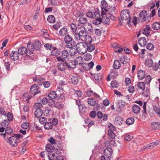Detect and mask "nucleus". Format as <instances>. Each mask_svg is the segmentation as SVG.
<instances>
[{
    "mask_svg": "<svg viewBox=\"0 0 160 160\" xmlns=\"http://www.w3.org/2000/svg\"><path fill=\"white\" fill-rule=\"evenodd\" d=\"M74 37L75 39L78 41L89 42V43H91L92 42V38L88 35L85 29L81 30L79 32H76Z\"/></svg>",
    "mask_w": 160,
    "mask_h": 160,
    "instance_id": "nucleus-1",
    "label": "nucleus"
},
{
    "mask_svg": "<svg viewBox=\"0 0 160 160\" xmlns=\"http://www.w3.org/2000/svg\"><path fill=\"white\" fill-rule=\"evenodd\" d=\"M121 20L120 23H124L130 25H132L130 23V16L129 11L126 9L122 11L121 13Z\"/></svg>",
    "mask_w": 160,
    "mask_h": 160,
    "instance_id": "nucleus-2",
    "label": "nucleus"
},
{
    "mask_svg": "<svg viewBox=\"0 0 160 160\" xmlns=\"http://www.w3.org/2000/svg\"><path fill=\"white\" fill-rule=\"evenodd\" d=\"M77 52L80 54H84L86 52V42H79L75 45Z\"/></svg>",
    "mask_w": 160,
    "mask_h": 160,
    "instance_id": "nucleus-3",
    "label": "nucleus"
},
{
    "mask_svg": "<svg viewBox=\"0 0 160 160\" xmlns=\"http://www.w3.org/2000/svg\"><path fill=\"white\" fill-rule=\"evenodd\" d=\"M102 18L99 10H96L93 13V20L92 23L93 24L98 25L101 24V20Z\"/></svg>",
    "mask_w": 160,
    "mask_h": 160,
    "instance_id": "nucleus-4",
    "label": "nucleus"
},
{
    "mask_svg": "<svg viewBox=\"0 0 160 160\" xmlns=\"http://www.w3.org/2000/svg\"><path fill=\"white\" fill-rule=\"evenodd\" d=\"M65 42L67 44V47L72 48L75 45V42L73 41V39L69 35L65 36L64 38Z\"/></svg>",
    "mask_w": 160,
    "mask_h": 160,
    "instance_id": "nucleus-5",
    "label": "nucleus"
},
{
    "mask_svg": "<svg viewBox=\"0 0 160 160\" xmlns=\"http://www.w3.org/2000/svg\"><path fill=\"white\" fill-rule=\"evenodd\" d=\"M21 135L15 134L9 138L8 142L13 147H16L18 145V141H19Z\"/></svg>",
    "mask_w": 160,
    "mask_h": 160,
    "instance_id": "nucleus-6",
    "label": "nucleus"
},
{
    "mask_svg": "<svg viewBox=\"0 0 160 160\" xmlns=\"http://www.w3.org/2000/svg\"><path fill=\"white\" fill-rule=\"evenodd\" d=\"M61 56L57 58V61L59 62H64L67 60L69 57V55L68 51L66 50H63L61 52Z\"/></svg>",
    "mask_w": 160,
    "mask_h": 160,
    "instance_id": "nucleus-7",
    "label": "nucleus"
},
{
    "mask_svg": "<svg viewBox=\"0 0 160 160\" xmlns=\"http://www.w3.org/2000/svg\"><path fill=\"white\" fill-rule=\"evenodd\" d=\"M78 21V22L81 24H87L88 27V30L89 31L91 30V28H92V25L91 24L87 22L88 20L86 17L83 16V17L79 18Z\"/></svg>",
    "mask_w": 160,
    "mask_h": 160,
    "instance_id": "nucleus-8",
    "label": "nucleus"
},
{
    "mask_svg": "<svg viewBox=\"0 0 160 160\" xmlns=\"http://www.w3.org/2000/svg\"><path fill=\"white\" fill-rule=\"evenodd\" d=\"M26 49L27 51V53L26 54L27 56H29L31 54H32L35 49L33 44L31 42L28 44Z\"/></svg>",
    "mask_w": 160,
    "mask_h": 160,
    "instance_id": "nucleus-9",
    "label": "nucleus"
},
{
    "mask_svg": "<svg viewBox=\"0 0 160 160\" xmlns=\"http://www.w3.org/2000/svg\"><path fill=\"white\" fill-rule=\"evenodd\" d=\"M101 14L103 15L104 13L105 12V11L107 10V9H108L109 5L108 4L107 2L105 0H103L101 2Z\"/></svg>",
    "mask_w": 160,
    "mask_h": 160,
    "instance_id": "nucleus-10",
    "label": "nucleus"
},
{
    "mask_svg": "<svg viewBox=\"0 0 160 160\" xmlns=\"http://www.w3.org/2000/svg\"><path fill=\"white\" fill-rule=\"evenodd\" d=\"M30 91L32 94H33L34 96L40 92V91L39 90V87L36 84L32 86L30 88Z\"/></svg>",
    "mask_w": 160,
    "mask_h": 160,
    "instance_id": "nucleus-11",
    "label": "nucleus"
},
{
    "mask_svg": "<svg viewBox=\"0 0 160 160\" xmlns=\"http://www.w3.org/2000/svg\"><path fill=\"white\" fill-rule=\"evenodd\" d=\"M108 15L105 14H102V18L101 20V23H103L104 24L108 25L110 23V20L108 16Z\"/></svg>",
    "mask_w": 160,
    "mask_h": 160,
    "instance_id": "nucleus-12",
    "label": "nucleus"
},
{
    "mask_svg": "<svg viewBox=\"0 0 160 160\" xmlns=\"http://www.w3.org/2000/svg\"><path fill=\"white\" fill-rule=\"evenodd\" d=\"M140 19L141 20V22L146 21H147V11L146 10H143L141 12L139 16Z\"/></svg>",
    "mask_w": 160,
    "mask_h": 160,
    "instance_id": "nucleus-13",
    "label": "nucleus"
},
{
    "mask_svg": "<svg viewBox=\"0 0 160 160\" xmlns=\"http://www.w3.org/2000/svg\"><path fill=\"white\" fill-rule=\"evenodd\" d=\"M61 52L58 50V48L53 47L51 51V55L56 57L57 60V58L60 57Z\"/></svg>",
    "mask_w": 160,
    "mask_h": 160,
    "instance_id": "nucleus-14",
    "label": "nucleus"
},
{
    "mask_svg": "<svg viewBox=\"0 0 160 160\" xmlns=\"http://www.w3.org/2000/svg\"><path fill=\"white\" fill-rule=\"evenodd\" d=\"M104 155L108 158H110L112 153V150L111 148H106L104 150Z\"/></svg>",
    "mask_w": 160,
    "mask_h": 160,
    "instance_id": "nucleus-15",
    "label": "nucleus"
},
{
    "mask_svg": "<svg viewBox=\"0 0 160 160\" xmlns=\"http://www.w3.org/2000/svg\"><path fill=\"white\" fill-rule=\"evenodd\" d=\"M116 7H112L110 5H109L108 6V9H107V11H105L104 13L103 14H105L106 15H108V14H110V13H114L115 12V10H116Z\"/></svg>",
    "mask_w": 160,
    "mask_h": 160,
    "instance_id": "nucleus-16",
    "label": "nucleus"
},
{
    "mask_svg": "<svg viewBox=\"0 0 160 160\" xmlns=\"http://www.w3.org/2000/svg\"><path fill=\"white\" fill-rule=\"evenodd\" d=\"M65 64L69 68H75L77 65L75 63L74 61L71 60L70 62L66 61L65 62Z\"/></svg>",
    "mask_w": 160,
    "mask_h": 160,
    "instance_id": "nucleus-17",
    "label": "nucleus"
},
{
    "mask_svg": "<svg viewBox=\"0 0 160 160\" xmlns=\"http://www.w3.org/2000/svg\"><path fill=\"white\" fill-rule=\"evenodd\" d=\"M19 54L18 52H17L15 51H12L10 54L11 59L14 61L17 60L18 58Z\"/></svg>",
    "mask_w": 160,
    "mask_h": 160,
    "instance_id": "nucleus-18",
    "label": "nucleus"
},
{
    "mask_svg": "<svg viewBox=\"0 0 160 160\" xmlns=\"http://www.w3.org/2000/svg\"><path fill=\"white\" fill-rule=\"evenodd\" d=\"M137 76L139 79H142L145 77V72L142 70H139L137 73Z\"/></svg>",
    "mask_w": 160,
    "mask_h": 160,
    "instance_id": "nucleus-19",
    "label": "nucleus"
},
{
    "mask_svg": "<svg viewBox=\"0 0 160 160\" xmlns=\"http://www.w3.org/2000/svg\"><path fill=\"white\" fill-rule=\"evenodd\" d=\"M18 52L19 54L23 55L26 54L27 53V51L26 48L24 47H21L18 49Z\"/></svg>",
    "mask_w": 160,
    "mask_h": 160,
    "instance_id": "nucleus-20",
    "label": "nucleus"
},
{
    "mask_svg": "<svg viewBox=\"0 0 160 160\" xmlns=\"http://www.w3.org/2000/svg\"><path fill=\"white\" fill-rule=\"evenodd\" d=\"M74 60L77 66L78 65H81L83 63V58L81 56H79L76 58Z\"/></svg>",
    "mask_w": 160,
    "mask_h": 160,
    "instance_id": "nucleus-21",
    "label": "nucleus"
},
{
    "mask_svg": "<svg viewBox=\"0 0 160 160\" xmlns=\"http://www.w3.org/2000/svg\"><path fill=\"white\" fill-rule=\"evenodd\" d=\"M138 42L139 44L142 47L145 46L147 43L146 40L144 37L140 38L138 39Z\"/></svg>",
    "mask_w": 160,
    "mask_h": 160,
    "instance_id": "nucleus-22",
    "label": "nucleus"
},
{
    "mask_svg": "<svg viewBox=\"0 0 160 160\" xmlns=\"http://www.w3.org/2000/svg\"><path fill=\"white\" fill-rule=\"evenodd\" d=\"M88 42H86V52H91L93 51L95 49V46L93 44H88ZM89 43V42H88Z\"/></svg>",
    "mask_w": 160,
    "mask_h": 160,
    "instance_id": "nucleus-23",
    "label": "nucleus"
},
{
    "mask_svg": "<svg viewBox=\"0 0 160 160\" xmlns=\"http://www.w3.org/2000/svg\"><path fill=\"white\" fill-rule=\"evenodd\" d=\"M67 66L65 64V62L59 63L58 64V69L61 71H63L65 70Z\"/></svg>",
    "mask_w": 160,
    "mask_h": 160,
    "instance_id": "nucleus-24",
    "label": "nucleus"
},
{
    "mask_svg": "<svg viewBox=\"0 0 160 160\" xmlns=\"http://www.w3.org/2000/svg\"><path fill=\"white\" fill-rule=\"evenodd\" d=\"M132 112L135 114L139 113L140 111V107L137 105H134L132 108Z\"/></svg>",
    "mask_w": 160,
    "mask_h": 160,
    "instance_id": "nucleus-25",
    "label": "nucleus"
},
{
    "mask_svg": "<svg viewBox=\"0 0 160 160\" xmlns=\"http://www.w3.org/2000/svg\"><path fill=\"white\" fill-rule=\"evenodd\" d=\"M49 122H46L44 125V128L47 129H51L52 128V124L51 122V120L49 119Z\"/></svg>",
    "mask_w": 160,
    "mask_h": 160,
    "instance_id": "nucleus-26",
    "label": "nucleus"
},
{
    "mask_svg": "<svg viewBox=\"0 0 160 160\" xmlns=\"http://www.w3.org/2000/svg\"><path fill=\"white\" fill-rule=\"evenodd\" d=\"M120 61L123 64H126L129 61V59L124 55L122 56L120 58Z\"/></svg>",
    "mask_w": 160,
    "mask_h": 160,
    "instance_id": "nucleus-27",
    "label": "nucleus"
},
{
    "mask_svg": "<svg viewBox=\"0 0 160 160\" xmlns=\"http://www.w3.org/2000/svg\"><path fill=\"white\" fill-rule=\"evenodd\" d=\"M151 127L154 130L158 129L160 128V123L158 122H152L151 123Z\"/></svg>",
    "mask_w": 160,
    "mask_h": 160,
    "instance_id": "nucleus-28",
    "label": "nucleus"
},
{
    "mask_svg": "<svg viewBox=\"0 0 160 160\" xmlns=\"http://www.w3.org/2000/svg\"><path fill=\"white\" fill-rule=\"evenodd\" d=\"M43 111L41 109H37L35 112L34 115L37 118H40L42 115Z\"/></svg>",
    "mask_w": 160,
    "mask_h": 160,
    "instance_id": "nucleus-29",
    "label": "nucleus"
},
{
    "mask_svg": "<svg viewBox=\"0 0 160 160\" xmlns=\"http://www.w3.org/2000/svg\"><path fill=\"white\" fill-rule=\"evenodd\" d=\"M35 49L36 50H39L41 47V43L39 41H36L33 44Z\"/></svg>",
    "mask_w": 160,
    "mask_h": 160,
    "instance_id": "nucleus-30",
    "label": "nucleus"
},
{
    "mask_svg": "<svg viewBox=\"0 0 160 160\" xmlns=\"http://www.w3.org/2000/svg\"><path fill=\"white\" fill-rule=\"evenodd\" d=\"M152 27L155 30H159L160 29V23L158 22H155L152 24Z\"/></svg>",
    "mask_w": 160,
    "mask_h": 160,
    "instance_id": "nucleus-31",
    "label": "nucleus"
},
{
    "mask_svg": "<svg viewBox=\"0 0 160 160\" xmlns=\"http://www.w3.org/2000/svg\"><path fill=\"white\" fill-rule=\"evenodd\" d=\"M145 83L142 82H138L137 84L138 88L139 89L142 90H144L145 89Z\"/></svg>",
    "mask_w": 160,
    "mask_h": 160,
    "instance_id": "nucleus-32",
    "label": "nucleus"
},
{
    "mask_svg": "<svg viewBox=\"0 0 160 160\" xmlns=\"http://www.w3.org/2000/svg\"><path fill=\"white\" fill-rule=\"evenodd\" d=\"M67 29L66 28H62L59 31V33L62 36H64L66 35L67 33Z\"/></svg>",
    "mask_w": 160,
    "mask_h": 160,
    "instance_id": "nucleus-33",
    "label": "nucleus"
},
{
    "mask_svg": "<svg viewBox=\"0 0 160 160\" xmlns=\"http://www.w3.org/2000/svg\"><path fill=\"white\" fill-rule=\"evenodd\" d=\"M113 68L115 69H118L121 67L120 62L118 60H115L113 65Z\"/></svg>",
    "mask_w": 160,
    "mask_h": 160,
    "instance_id": "nucleus-34",
    "label": "nucleus"
},
{
    "mask_svg": "<svg viewBox=\"0 0 160 160\" xmlns=\"http://www.w3.org/2000/svg\"><path fill=\"white\" fill-rule=\"evenodd\" d=\"M124 103L122 100H118L117 103V106L119 108H123L124 107Z\"/></svg>",
    "mask_w": 160,
    "mask_h": 160,
    "instance_id": "nucleus-35",
    "label": "nucleus"
},
{
    "mask_svg": "<svg viewBox=\"0 0 160 160\" xmlns=\"http://www.w3.org/2000/svg\"><path fill=\"white\" fill-rule=\"evenodd\" d=\"M71 80L72 83L74 84H77L78 82V78L77 76H73L71 78Z\"/></svg>",
    "mask_w": 160,
    "mask_h": 160,
    "instance_id": "nucleus-36",
    "label": "nucleus"
},
{
    "mask_svg": "<svg viewBox=\"0 0 160 160\" xmlns=\"http://www.w3.org/2000/svg\"><path fill=\"white\" fill-rule=\"evenodd\" d=\"M48 96L51 99L55 98L56 97V92L54 91L50 92L48 94Z\"/></svg>",
    "mask_w": 160,
    "mask_h": 160,
    "instance_id": "nucleus-37",
    "label": "nucleus"
},
{
    "mask_svg": "<svg viewBox=\"0 0 160 160\" xmlns=\"http://www.w3.org/2000/svg\"><path fill=\"white\" fill-rule=\"evenodd\" d=\"M150 27L149 26H146V27L143 29V34L146 36H148L149 35L148 31L150 30Z\"/></svg>",
    "mask_w": 160,
    "mask_h": 160,
    "instance_id": "nucleus-38",
    "label": "nucleus"
},
{
    "mask_svg": "<svg viewBox=\"0 0 160 160\" xmlns=\"http://www.w3.org/2000/svg\"><path fill=\"white\" fill-rule=\"evenodd\" d=\"M51 111V109L50 108L47 107L46 108L43 110V113L44 115L46 116H48L50 115V112Z\"/></svg>",
    "mask_w": 160,
    "mask_h": 160,
    "instance_id": "nucleus-39",
    "label": "nucleus"
},
{
    "mask_svg": "<svg viewBox=\"0 0 160 160\" xmlns=\"http://www.w3.org/2000/svg\"><path fill=\"white\" fill-rule=\"evenodd\" d=\"M153 61L152 59H147L145 62V65L148 67H151L152 66Z\"/></svg>",
    "mask_w": 160,
    "mask_h": 160,
    "instance_id": "nucleus-40",
    "label": "nucleus"
},
{
    "mask_svg": "<svg viewBox=\"0 0 160 160\" xmlns=\"http://www.w3.org/2000/svg\"><path fill=\"white\" fill-rule=\"evenodd\" d=\"M88 103L91 106H93L95 103L96 101L92 98H89L87 101Z\"/></svg>",
    "mask_w": 160,
    "mask_h": 160,
    "instance_id": "nucleus-41",
    "label": "nucleus"
},
{
    "mask_svg": "<svg viewBox=\"0 0 160 160\" xmlns=\"http://www.w3.org/2000/svg\"><path fill=\"white\" fill-rule=\"evenodd\" d=\"M47 20L49 22L53 23L55 22V18L53 15H50L48 16L47 18Z\"/></svg>",
    "mask_w": 160,
    "mask_h": 160,
    "instance_id": "nucleus-42",
    "label": "nucleus"
},
{
    "mask_svg": "<svg viewBox=\"0 0 160 160\" xmlns=\"http://www.w3.org/2000/svg\"><path fill=\"white\" fill-rule=\"evenodd\" d=\"M92 58V56L89 53H87L84 56V58L86 61H89Z\"/></svg>",
    "mask_w": 160,
    "mask_h": 160,
    "instance_id": "nucleus-43",
    "label": "nucleus"
},
{
    "mask_svg": "<svg viewBox=\"0 0 160 160\" xmlns=\"http://www.w3.org/2000/svg\"><path fill=\"white\" fill-rule=\"evenodd\" d=\"M134 122V119L133 118H129L126 121V123L127 124L129 125L132 124Z\"/></svg>",
    "mask_w": 160,
    "mask_h": 160,
    "instance_id": "nucleus-44",
    "label": "nucleus"
},
{
    "mask_svg": "<svg viewBox=\"0 0 160 160\" xmlns=\"http://www.w3.org/2000/svg\"><path fill=\"white\" fill-rule=\"evenodd\" d=\"M29 125V124L28 122H25L22 124L21 125V127L23 129H26L28 128Z\"/></svg>",
    "mask_w": 160,
    "mask_h": 160,
    "instance_id": "nucleus-45",
    "label": "nucleus"
},
{
    "mask_svg": "<svg viewBox=\"0 0 160 160\" xmlns=\"http://www.w3.org/2000/svg\"><path fill=\"white\" fill-rule=\"evenodd\" d=\"M48 158L50 160H55L56 155L52 153H49L48 155Z\"/></svg>",
    "mask_w": 160,
    "mask_h": 160,
    "instance_id": "nucleus-46",
    "label": "nucleus"
},
{
    "mask_svg": "<svg viewBox=\"0 0 160 160\" xmlns=\"http://www.w3.org/2000/svg\"><path fill=\"white\" fill-rule=\"evenodd\" d=\"M78 108L80 112H84L86 110V108L84 105H80L78 106Z\"/></svg>",
    "mask_w": 160,
    "mask_h": 160,
    "instance_id": "nucleus-47",
    "label": "nucleus"
},
{
    "mask_svg": "<svg viewBox=\"0 0 160 160\" xmlns=\"http://www.w3.org/2000/svg\"><path fill=\"white\" fill-rule=\"evenodd\" d=\"M138 18L137 17H133L132 19V22L130 21V23L132 24V25H128L129 26H132L133 24H134V26H136L137 23Z\"/></svg>",
    "mask_w": 160,
    "mask_h": 160,
    "instance_id": "nucleus-48",
    "label": "nucleus"
},
{
    "mask_svg": "<svg viewBox=\"0 0 160 160\" xmlns=\"http://www.w3.org/2000/svg\"><path fill=\"white\" fill-rule=\"evenodd\" d=\"M94 65V63L93 62H90L88 63V66L89 67V68H86L85 67H84V66H83V68L84 69L86 70H88L89 69L92 68L93 67V66Z\"/></svg>",
    "mask_w": 160,
    "mask_h": 160,
    "instance_id": "nucleus-49",
    "label": "nucleus"
},
{
    "mask_svg": "<svg viewBox=\"0 0 160 160\" xmlns=\"http://www.w3.org/2000/svg\"><path fill=\"white\" fill-rule=\"evenodd\" d=\"M111 87L114 88H117L118 86V83L116 81H112L111 83Z\"/></svg>",
    "mask_w": 160,
    "mask_h": 160,
    "instance_id": "nucleus-50",
    "label": "nucleus"
},
{
    "mask_svg": "<svg viewBox=\"0 0 160 160\" xmlns=\"http://www.w3.org/2000/svg\"><path fill=\"white\" fill-rule=\"evenodd\" d=\"M82 94V92L79 90H76L74 93V95L78 97H80Z\"/></svg>",
    "mask_w": 160,
    "mask_h": 160,
    "instance_id": "nucleus-51",
    "label": "nucleus"
},
{
    "mask_svg": "<svg viewBox=\"0 0 160 160\" xmlns=\"http://www.w3.org/2000/svg\"><path fill=\"white\" fill-rule=\"evenodd\" d=\"M143 94L145 97H147L149 94V89L147 88L146 89H145L144 90H143Z\"/></svg>",
    "mask_w": 160,
    "mask_h": 160,
    "instance_id": "nucleus-52",
    "label": "nucleus"
},
{
    "mask_svg": "<svg viewBox=\"0 0 160 160\" xmlns=\"http://www.w3.org/2000/svg\"><path fill=\"white\" fill-rule=\"evenodd\" d=\"M39 121L41 124H44L47 122V119L45 118L41 117L39 119Z\"/></svg>",
    "mask_w": 160,
    "mask_h": 160,
    "instance_id": "nucleus-53",
    "label": "nucleus"
},
{
    "mask_svg": "<svg viewBox=\"0 0 160 160\" xmlns=\"http://www.w3.org/2000/svg\"><path fill=\"white\" fill-rule=\"evenodd\" d=\"M42 107V105L41 103H37L34 104L33 106V108L36 110L37 109H41L40 108Z\"/></svg>",
    "mask_w": 160,
    "mask_h": 160,
    "instance_id": "nucleus-54",
    "label": "nucleus"
},
{
    "mask_svg": "<svg viewBox=\"0 0 160 160\" xmlns=\"http://www.w3.org/2000/svg\"><path fill=\"white\" fill-rule=\"evenodd\" d=\"M70 27L73 32L75 33L77 30V27L75 24L72 23L70 25Z\"/></svg>",
    "mask_w": 160,
    "mask_h": 160,
    "instance_id": "nucleus-55",
    "label": "nucleus"
},
{
    "mask_svg": "<svg viewBox=\"0 0 160 160\" xmlns=\"http://www.w3.org/2000/svg\"><path fill=\"white\" fill-rule=\"evenodd\" d=\"M7 118L8 121H11L13 119L12 114L10 112H8L7 114Z\"/></svg>",
    "mask_w": 160,
    "mask_h": 160,
    "instance_id": "nucleus-56",
    "label": "nucleus"
},
{
    "mask_svg": "<svg viewBox=\"0 0 160 160\" xmlns=\"http://www.w3.org/2000/svg\"><path fill=\"white\" fill-rule=\"evenodd\" d=\"M108 135L109 136L112 138H114L115 137V134L112 131L109 130L108 131Z\"/></svg>",
    "mask_w": 160,
    "mask_h": 160,
    "instance_id": "nucleus-57",
    "label": "nucleus"
},
{
    "mask_svg": "<svg viewBox=\"0 0 160 160\" xmlns=\"http://www.w3.org/2000/svg\"><path fill=\"white\" fill-rule=\"evenodd\" d=\"M128 90L130 93H132L134 91V88L133 86L130 85L128 88Z\"/></svg>",
    "mask_w": 160,
    "mask_h": 160,
    "instance_id": "nucleus-58",
    "label": "nucleus"
},
{
    "mask_svg": "<svg viewBox=\"0 0 160 160\" xmlns=\"http://www.w3.org/2000/svg\"><path fill=\"white\" fill-rule=\"evenodd\" d=\"M61 26V22H58L53 25V28L56 30L58 29Z\"/></svg>",
    "mask_w": 160,
    "mask_h": 160,
    "instance_id": "nucleus-59",
    "label": "nucleus"
},
{
    "mask_svg": "<svg viewBox=\"0 0 160 160\" xmlns=\"http://www.w3.org/2000/svg\"><path fill=\"white\" fill-rule=\"evenodd\" d=\"M44 47L47 49H49L50 50H52L53 47L52 45L48 43L46 44L44 46Z\"/></svg>",
    "mask_w": 160,
    "mask_h": 160,
    "instance_id": "nucleus-60",
    "label": "nucleus"
},
{
    "mask_svg": "<svg viewBox=\"0 0 160 160\" xmlns=\"http://www.w3.org/2000/svg\"><path fill=\"white\" fill-rule=\"evenodd\" d=\"M13 132L12 129L10 127H7L5 129V132L8 134H10L12 133Z\"/></svg>",
    "mask_w": 160,
    "mask_h": 160,
    "instance_id": "nucleus-61",
    "label": "nucleus"
},
{
    "mask_svg": "<svg viewBox=\"0 0 160 160\" xmlns=\"http://www.w3.org/2000/svg\"><path fill=\"white\" fill-rule=\"evenodd\" d=\"M60 153V152L58 153V154L57 153V155H56L55 160H64L63 157L59 155Z\"/></svg>",
    "mask_w": 160,
    "mask_h": 160,
    "instance_id": "nucleus-62",
    "label": "nucleus"
},
{
    "mask_svg": "<svg viewBox=\"0 0 160 160\" xmlns=\"http://www.w3.org/2000/svg\"><path fill=\"white\" fill-rule=\"evenodd\" d=\"M147 48L149 50H151L154 48V46L152 43H149L147 45Z\"/></svg>",
    "mask_w": 160,
    "mask_h": 160,
    "instance_id": "nucleus-63",
    "label": "nucleus"
},
{
    "mask_svg": "<svg viewBox=\"0 0 160 160\" xmlns=\"http://www.w3.org/2000/svg\"><path fill=\"white\" fill-rule=\"evenodd\" d=\"M96 34L98 36H100L102 33L101 30L98 28H96L94 30Z\"/></svg>",
    "mask_w": 160,
    "mask_h": 160,
    "instance_id": "nucleus-64",
    "label": "nucleus"
}]
</instances>
